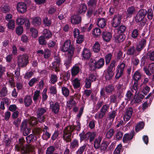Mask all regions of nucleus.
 <instances>
[{
	"label": "nucleus",
	"mask_w": 154,
	"mask_h": 154,
	"mask_svg": "<svg viewBox=\"0 0 154 154\" xmlns=\"http://www.w3.org/2000/svg\"><path fill=\"white\" fill-rule=\"evenodd\" d=\"M29 56L26 54L19 55L17 58V64L19 67H24L29 62Z\"/></svg>",
	"instance_id": "nucleus-1"
},
{
	"label": "nucleus",
	"mask_w": 154,
	"mask_h": 154,
	"mask_svg": "<svg viewBox=\"0 0 154 154\" xmlns=\"http://www.w3.org/2000/svg\"><path fill=\"white\" fill-rule=\"evenodd\" d=\"M61 51L63 52H67L66 55L70 54L73 56L74 53V48L71 45L70 40H67L65 42L61 48Z\"/></svg>",
	"instance_id": "nucleus-2"
},
{
	"label": "nucleus",
	"mask_w": 154,
	"mask_h": 154,
	"mask_svg": "<svg viewBox=\"0 0 154 154\" xmlns=\"http://www.w3.org/2000/svg\"><path fill=\"white\" fill-rule=\"evenodd\" d=\"M19 141L20 145L17 144L15 145V150L17 151H23V152L24 153H27L28 150L29 149V145H26V146H22L25 142V140L23 137L20 138L19 139Z\"/></svg>",
	"instance_id": "nucleus-3"
},
{
	"label": "nucleus",
	"mask_w": 154,
	"mask_h": 154,
	"mask_svg": "<svg viewBox=\"0 0 154 154\" xmlns=\"http://www.w3.org/2000/svg\"><path fill=\"white\" fill-rule=\"evenodd\" d=\"M16 21L17 24L19 25H21L24 24L26 29H28L29 27V20L27 18L23 17H19L16 19Z\"/></svg>",
	"instance_id": "nucleus-4"
},
{
	"label": "nucleus",
	"mask_w": 154,
	"mask_h": 154,
	"mask_svg": "<svg viewBox=\"0 0 154 154\" xmlns=\"http://www.w3.org/2000/svg\"><path fill=\"white\" fill-rule=\"evenodd\" d=\"M147 14L146 10L143 9L140 10L137 14L135 17V20L137 22L143 21Z\"/></svg>",
	"instance_id": "nucleus-5"
},
{
	"label": "nucleus",
	"mask_w": 154,
	"mask_h": 154,
	"mask_svg": "<svg viewBox=\"0 0 154 154\" xmlns=\"http://www.w3.org/2000/svg\"><path fill=\"white\" fill-rule=\"evenodd\" d=\"M125 63L122 62L117 66V71L115 76L116 79H118L122 76L125 67Z\"/></svg>",
	"instance_id": "nucleus-6"
},
{
	"label": "nucleus",
	"mask_w": 154,
	"mask_h": 154,
	"mask_svg": "<svg viewBox=\"0 0 154 154\" xmlns=\"http://www.w3.org/2000/svg\"><path fill=\"white\" fill-rule=\"evenodd\" d=\"M122 19V16L119 14L114 16L112 19V25L114 27H116L119 26L121 23Z\"/></svg>",
	"instance_id": "nucleus-7"
},
{
	"label": "nucleus",
	"mask_w": 154,
	"mask_h": 154,
	"mask_svg": "<svg viewBox=\"0 0 154 154\" xmlns=\"http://www.w3.org/2000/svg\"><path fill=\"white\" fill-rule=\"evenodd\" d=\"M17 9L19 13L21 14L24 13L26 11V5L24 2H19L17 4Z\"/></svg>",
	"instance_id": "nucleus-8"
},
{
	"label": "nucleus",
	"mask_w": 154,
	"mask_h": 154,
	"mask_svg": "<svg viewBox=\"0 0 154 154\" xmlns=\"http://www.w3.org/2000/svg\"><path fill=\"white\" fill-rule=\"evenodd\" d=\"M133 112V110L131 107L127 108L124 116L123 119L125 121H127L130 119Z\"/></svg>",
	"instance_id": "nucleus-9"
},
{
	"label": "nucleus",
	"mask_w": 154,
	"mask_h": 154,
	"mask_svg": "<svg viewBox=\"0 0 154 154\" xmlns=\"http://www.w3.org/2000/svg\"><path fill=\"white\" fill-rule=\"evenodd\" d=\"M70 21L72 24H79L81 21V17L78 15H74L71 17Z\"/></svg>",
	"instance_id": "nucleus-10"
},
{
	"label": "nucleus",
	"mask_w": 154,
	"mask_h": 154,
	"mask_svg": "<svg viewBox=\"0 0 154 154\" xmlns=\"http://www.w3.org/2000/svg\"><path fill=\"white\" fill-rule=\"evenodd\" d=\"M87 9V7L85 4H81L79 6L77 11V13L79 14H84L85 12Z\"/></svg>",
	"instance_id": "nucleus-11"
},
{
	"label": "nucleus",
	"mask_w": 154,
	"mask_h": 154,
	"mask_svg": "<svg viewBox=\"0 0 154 154\" xmlns=\"http://www.w3.org/2000/svg\"><path fill=\"white\" fill-rule=\"evenodd\" d=\"M127 17H131L132 15L135 14L136 12V11L135 8L133 6L129 7L127 10Z\"/></svg>",
	"instance_id": "nucleus-12"
},
{
	"label": "nucleus",
	"mask_w": 154,
	"mask_h": 154,
	"mask_svg": "<svg viewBox=\"0 0 154 154\" xmlns=\"http://www.w3.org/2000/svg\"><path fill=\"white\" fill-rule=\"evenodd\" d=\"M24 102L25 106L26 107L30 106L32 102L31 97L29 95L26 96L24 98Z\"/></svg>",
	"instance_id": "nucleus-13"
},
{
	"label": "nucleus",
	"mask_w": 154,
	"mask_h": 154,
	"mask_svg": "<svg viewBox=\"0 0 154 154\" xmlns=\"http://www.w3.org/2000/svg\"><path fill=\"white\" fill-rule=\"evenodd\" d=\"M50 108L52 111L55 114H57L59 111L60 106L57 103H55L54 104H51Z\"/></svg>",
	"instance_id": "nucleus-14"
},
{
	"label": "nucleus",
	"mask_w": 154,
	"mask_h": 154,
	"mask_svg": "<svg viewBox=\"0 0 154 154\" xmlns=\"http://www.w3.org/2000/svg\"><path fill=\"white\" fill-rule=\"evenodd\" d=\"M97 25L101 28H104L106 25V20L103 18H99L97 19Z\"/></svg>",
	"instance_id": "nucleus-15"
},
{
	"label": "nucleus",
	"mask_w": 154,
	"mask_h": 154,
	"mask_svg": "<svg viewBox=\"0 0 154 154\" xmlns=\"http://www.w3.org/2000/svg\"><path fill=\"white\" fill-rule=\"evenodd\" d=\"M102 38L103 40L106 42L109 41L112 38V35L110 33L107 32H103L102 34Z\"/></svg>",
	"instance_id": "nucleus-16"
},
{
	"label": "nucleus",
	"mask_w": 154,
	"mask_h": 154,
	"mask_svg": "<svg viewBox=\"0 0 154 154\" xmlns=\"http://www.w3.org/2000/svg\"><path fill=\"white\" fill-rule=\"evenodd\" d=\"M83 57L85 59H89L91 56V51L90 50L88 49H84L82 53Z\"/></svg>",
	"instance_id": "nucleus-17"
},
{
	"label": "nucleus",
	"mask_w": 154,
	"mask_h": 154,
	"mask_svg": "<svg viewBox=\"0 0 154 154\" xmlns=\"http://www.w3.org/2000/svg\"><path fill=\"white\" fill-rule=\"evenodd\" d=\"M133 135L131 134H125L123 138V142L124 143H128L133 138Z\"/></svg>",
	"instance_id": "nucleus-18"
},
{
	"label": "nucleus",
	"mask_w": 154,
	"mask_h": 154,
	"mask_svg": "<svg viewBox=\"0 0 154 154\" xmlns=\"http://www.w3.org/2000/svg\"><path fill=\"white\" fill-rule=\"evenodd\" d=\"M90 69L91 70H94L96 67V61L93 59H91L89 63Z\"/></svg>",
	"instance_id": "nucleus-19"
},
{
	"label": "nucleus",
	"mask_w": 154,
	"mask_h": 154,
	"mask_svg": "<svg viewBox=\"0 0 154 154\" xmlns=\"http://www.w3.org/2000/svg\"><path fill=\"white\" fill-rule=\"evenodd\" d=\"M80 67L79 66L75 65L71 69V74L72 76L76 75L79 72Z\"/></svg>",
	"instance_id": "nucleus-20"
},
{
	"label": "nucleus",
	"mask_w": 154,
	"mask_h": 154,
	"mask_svg": "<svg viewBox=\"0 0 154 154\" xmlns=\"http://www.w3.org/2000/svg\"><path fill=\"white\" fill-rule=\"evenodd\" d=\"M72 56L69 54L66 55L65 56L66 60L65 61L64 65L67 68L70 66L71 59Z\"/></svg>",
	"instance_id": "nucleus-21"
},
{
	"label": "nucleus",
	"mask_w": 154,
	"mask_h": 154,
	"mask_svg": "<svg viewBox=\"0 0 154 154\" xmlns=\"http://www.w3.org/2000/svg\"><path fill=\"white\" fill-rule=\"evenodd\" d=\"M141 77V75L140 72L138 70L136 71L134 74L132 78L135 81V82H137Z\"/></svg>",
	"instance_id": "nucleus-22"
},
{
	"label": "nucleus",
	"mask_w": 154,
	"mask_h": 154,
	"mask_svg": "<svg viewBox=\"0 0 154 154\" xmlns=\"http://www.w3.org/2000/svg\"><path fill=\"white\" fill-rule=\"evenodd\" d=\"M75 126H68L65 129L63 133L68 134H71L72 132L75 129Z\"/></svg>",
	"instance_id": "nucleus-23"
},
{
	"label": "nucleus",
	"mask_w": 154,
	"mask_h": 154,
	"mask_svg": "<svg viewBox=\"0 0 154 154\" xmlns=\"http://www.w3.org/2000/svg\"><path fill=\"white\" fill-rule=\"evenodd\" d=\"M72 83L74 88H77L80 87V80L77 78L74 79L72 81Z\"/></svg>",
	"instance_id": "nucleus-24"
},
{
	"label": "nucleus",
	"mask_w": 154,
	"mask_h": 154,
	"mask_svg": "<svg viewBox=\"0 0 154 154\" xmlns=\"http://www.w3.org/2000/svg\"><path fill=\"white\" fill-rule=\"evenodd\" d=\"M131 90L132 92H135V96L138 95L139 91H138L137 88V82H134L133 87L131 89Z\"/></svg>",
	"instance_id": "nucleus-25"
},
{
	"label": "nucleus",
	"mask_w": 154,
	"mask_h": 154,
	"mask_svg": "<svg viewBox=\"0 0 154 154\" xmlns=\"http://www.w3.org/2000/svg\"><path fill=\"white\" fill-rule=\"evenodd\" d=\"M144 123L143 122H140L137 123L135 127V130L137 132L139 131L140 130L143 128Z\"/></svg>",
	"instance_id": "nucleus-26"
},
{
	"label": "nucleus",
	"mask_w": 154,
	"mask_h": 154,
	"mask_svg": "<svg viewBox=\"0 0 154 154\" xmlns=\"http://www.w3.org/2000/svg\"><path fill=\"white\" fill-rule=\"evenodd\" d=\"M115 90L114 86L110 85H108L105 87V90L106 93L110 94L114 91Z\"/></svg>",
	"instance_id": "nucleus-27"
},
{
	"label": "nucleus",
	"mask_w": 154,
	"mask_h": 154,
	"mask_svg": "<svg viewBox=\"0 0 154 154\" xmlns=\"http://www.w3.org/2000/svg\"><path fill=\"white\" fill-rule=\"evenodd\" d=\"M41 19L38 17L34 18L32 20V23L35 26H38L41 24Z\"/></svg>",
	"instance_id": "nucleus-28"
},
{
	"label": "nucleus",
	"mask_w": 154,
	"mask_h": 154,
	"mask_svg": "<svg viewBox=\"0 0 154 154\" xmlns=\"http://www.w3.org/2000/svg\"><path fill=\"white\" fill-rule=\"evenodd\" d=\"M104 64V60L103 58H101L97 62H96V67L99 69L103 66Z\"/></svg>",
	"instance_id": "nucleus-29"
},
{
	"label": "nucleus",
	"mask_w": 154,
	"mask_h": 154,
	"mask_svg": "<svg viewBox=\"0 0 154 154\" xmlns=\"http://www.w3.org/2000/svg\"><path fill=\"white\" fill-rule=\"evenodd\" d=\"M28 122L30 125H33L37 124L38 121L36 118L32 116L30 117Z\"/></svg>",
	"instance_id": "nucleus-30"
},
{
	"label": "nucleus",
	"mask_w": 154,
	"mask_h": 154,
	"mask_svg": "<svg viewBox=\"0 0 154 154\" xmlns=\"http://www.w3.org/2000/svg\"><path fill=\"white\" fill-rule=\"evenodd\" d=\"M67 106L68 107H71L74 106L76 103L74 100L73 97H70L69 100L67 102Z\"/></svg>",
	"instance_id": "nucleus-31"
},
{
	"label": "nucleus",
	"mask_w": 154,
	"mask_h": 154,
	"mask_svg": "<svg viewBox=\"0 0 154 154\" xmlns=\"http://www.w3.org/2000/svg\"><path fill=\"white\" fill-rule=\"evenodd\" d=\"M57 77L56 75L54 74H51L50 77L49 82L53 84H54L57 81Z\"/></svg>",
	"instance_id": "nucleus-32"
},
{
	"label": "nucleus",
	"mask_w": 154,
	"mask_h": 154,
	"mask_svg": "<svg viewBox=\"0 0 154 154\" xmlns=\"http://www.w3.org/2000/svg\"><path fill=\"white\" fill-rule=\"evenodd\" d=\"M43 34L44 35V36L45 38H50L52 36V34L51 32L46 29H45L43 31Z\"/></svg>",
	"instance_id": "nucleus-33"
},
{
	"label": "nucleus",
	"mask_w": 154,
	"mask_h": 154,
	"mask_svg": "<svg viewBox=\"0 0 154 154\" xmlns=\"http://www.w3.org/2000/svg\"><path fill=\"white\" fill-rule=\"evenodd\" d=\"M93 51L96 53L100 51V46L98 42H97L94 43L93 46Z\"/></svg>",
	"instance_id": "nucleus-34"
},
{
	"label": "nucleus",
	"mask_w": 154,
	"mask_h": 154,
	"mask_svg": "<svg viewBox=\"0 0 154 154\" xmlns=\"http://www.w3.org/2000/svg\"><path fill=\"white\" fill-rule=\"evenodd\" d=\"M106 115L100 110L94 116V118L95 119H102Z\"/></svg>",
	"instance_id": "nucleus-35"
},
{
	"label": "nucleus",
	"mask_w": 154,
	"mask_h": 154,
	"mask_svg": "<svg viewBox=\"0 0 154 154\" xmlns=\"http://www.w3.org/2000/svg\"><path fill=\"white\" fill-rule=\"evenodd\" d=\"M147 17L149 20H151L154 16V14L153 11L151 8H149L148 9L147 11Z\"/></svg>",
	"instance_id": "nucleus-36"
},
{
	"label": "nucleus",
	"mask_w": 154,
	"mask_h": 154,
	"mask_svg": "<svg viewBox=\"0 0 154 154\" xmlns=\"http://www.w3.org/2000/svg\"><path fill=\"white\" fill-rule=\"evenodd\" d=\"M116 62L115 60H113L111 62L110 65L108 67L107 70L111 72H113V71L115 69V66H116Z\"/></svg>",
	"instance_id": "nucleus-37"
},
{
	"label": "nucleus",
	"mask_w": 154,
	"mask_h": 154,
	"mask_svg": "<svg viewBox=\"0 0 154 154\" xmlns=\"http://www.w3.org/2000/svg\"><path fill=\"white\" fill-rule=\"evenodd\" d=\"M40 92L39 90H36L34 92L33 97L34 101H36L38 100L39 97H40Z\"/></svg>",
	"instance_id": "nucleus-38"
},
{
	"label": "nucleus",
	"mask_w": 154,
	"mask_h": 154,
	"mask_svg": "<svg viewBox=\"0 0 154 154\" xmlns=\"http://www.w3.org/2000/svg\"><path fill=\"white\" fill-rule=\"evenodd\" d=\"M114 75L113 72H111L110 71L107 70L105 77L106 80H109L111 79Z\"/></svg>",
	"instance_id": "nucleus-39"
},
{
	"label": "nucleus",
	"mask_w": 154,
	"mask_h": 154,
	"mask_svg": "<svg viewBox=\"0 0 154 154\" xmlns=\"http://www.w3.org/2000/svg\"><path fill=\"white\" fill-rule=\"evenodd\" d=\"M125 39V37L123 35H117L115 38L116 42H122Z\"/></svg>",
	"instance_id": "nucleus-40"
},
{
	"label": "nucleus",
	"mask_w": 154,
	"mask_h": 154,
	"mask_svg": "<svg viewBox=\"0 0 154 154\" xmlns=\"http://www.w3.org/2000/svg\"><path fill=\"white\" fill-rule=\"evenodd\" d=\"M46 110L43 108H40L38 109L37 116H42L46 112Z\"/></svg>",
	"instance_id": "nucleus-41"
},
{
	"label": "nucleus",
	"mask_w": 154,
	"mask_h": 154,
	"mask_svg": "<svg viewBox=\"0 0 154 154\" xmlns=\"http://www.w3.org/2000/svg\"><path fill=\"white\" fill-rule=\"evenodd\" d=\"M71 134H66L63 133V140L66 142H69L71 140Z\"/></svg>",
	"instance_id": "nucleus-42"
},
{
	"label": "nucleus",
	"mask_w": 154,
	"mask_h": 154,
	"mask_svg": "<svg viewBox=\"0 0 154 154\" xmlns=\"http://www.w3.org/2000/svg\"><path fill=\"white\" fill-rule=\"evenodd\" d=\"M101 33L100 29L98 28H96L93 31V34L94 35V36L96 37L100 35Z\"/></svg>",
	"instance_id": "nucleus-43"
},
{
	"label": "nucleus",
	"mask_w": 154,
	"mask_h": 154,
	"mask_svg": "<svg viewBox=\"0 0 154 154\" xmlns=\"http://www.w3.org/2000/svg\"><path fill=\"white\" fill-rule=\"evenodd\" d=\"M62 92L63 94L65 97L68 96L69 94V90L66 87H63L62 88Z\"/></svg>",
	"instance_id": "nucleus-44"
},
{
	"label": "nucleus",
	"mask_w": 154,
	"mask_h": 154,
	"mask_svg": "<svg viewBox=\"0 0 154 154\" xmlns=\"http://www.w3.org/2000/svg\"><path fill=\"white\" fill-rule=\"evenodd\" d=\"M109 108V105L105 104L100 109V110L106 115L108 112Z\"/></svg>",
	"instance_id": "nucleus-45"
},
{
	"label": "nucleus",
	"mask_w": 154,
	"mask_h": 154,
	"mask_svg": "<svg viewBox=\"0 0 154 154\" xmlns=\"http://www.w3.org/2000/svg\"><path fill=\"white\" fill-rule=\"evenodd\" d=\"M23 28L21 26H17L16 29V32L18 35H20L23 33Z\"/></svg>",
	"instance_id": "nucleus-46"
},
{
	"label": "nucleus",
	"mask_w": 154,
	"mask_h": 154,
	"mask_svg": "<svg viewBox=\"0 0 154 154\" xmlns=\"http://www.w3.org/2000/svg\"><path fill=\"white\" fill-rule=\"evenodd\" d=\"M55 150V148L54 146H50L47 148L46 154H53Z\"/></svg>",
	"instance_id": "nucleus-47"
},
{
	"label": "nucleus",
	"mask_w": 154,
	"mask_h": 154,
	"mask_svg": "<svg viewBox=\"0 0 154 154\" xmlns=\"http://www.w3.org/2000/svg\"><path fill=\"white\" fill-rule=\"evenodd\" d=\"M8 90L7 88L4 87L2 88L0 91V97H2L6 95L7 94Z\"/></svg>",
	"instance_id": "nucleus-48"
},
{
	"label": "nucleus",
	"mask_w": 154,
	"mask_h": 154,
	"mask_svg": "<svg viewBox=\"0 0 154 154\" xmlns=\"http://www.w3.org/2000/svg\"><path fill=\"white\" fill-rule=\"evenodd\" d=\"M101 139L99 138L96 139L94 143V147L96 149H97L100 147V144L101 142Z\"/></svg>",
	"instance_id": "nucleus-49"
},
{
	"label": "nucleus",
	"mask_w": 154,
	"mask_h": 154,
	"mask_svg": "<svg viewBox=\"0 0 154 154\" xmlns=\"http://www.w3.org/2000/svg\"><path fill=\"white\" fill-rule=\"evenodd\" d=\"M60 64V62H58L54 61L52 63L53 66L55 69V71L57 72L59 71V66Z\"/></svg>",
	"instance_id": "nucleus-50"
},
{
	"label": "nucleus",
	"mask_w": 154,
	"mask_h": 154,
	"mask_svg": "<svg viewBox=\"0 0 154 154\" xmlns=\"http://www.w3.org/2000/svg\"><path fill=\"white\" fill-rule=\"evenodd\" d=\"M88 140H89L90 142H91L94 139L95 135L94 132H88Z\"/></svg>",
	"instance_id": "nucleus-51"
},
{
	"label": "nucleus",
	"mask_w": 154,
	"mask_h": 154,
	"mask_svg": "<svg viewBox=\"0 0 154 154\" xmlns=\"http://www.w3.org/2000/svg\"><path fill=\"white\" fill-rule=\"evenodd\" d=\"M35 137V135L32 134H30L29 136L26 137V142L29 143L32 141H33V139Z\"/></svg>",
	"instance_id": "nucleus-52"
},
{
	"label": "nucleus",
	"mask_w": 154,
	"mask_h": 154,
	"mask_svg": "<svg viewBox=\"0 0 154 154\" xmlns=\"http://www.w3.org/2000/svg\"><path fill=\"white\" fill-rule=\"evenodd\" d=\"M38 78H33L30 79L29 82V85L30 86H33V85L35 83L38 82Z\"/></svg>",
	"instance_id": "nucleus-53"
},
{
	"label": "nucleus",
	"mask_w": 154,
	"mask_h": 154,
	"mask_svg": "<svg viewBox=\"0 0 154 154\" xmlns=\"http://www.w3.org/2000/svg\"><path fill=\"white\" fill-rule=\"evenodd\" d=\"M80 140L81 141L83 140H88V132L85 134L83 133H81L79 134Z\"/></svg>",
	"instance_id": "nucleus-54"
},
{
	"label": "nucleus",
	"mask_w": 154,
	"mask_h": 154,
	"mask_svg": "<svg viewBox=\"0 0 154 154\" xmlns=\"http://www.w3.org/2000/svg\"><path fill=\"white\" fill-rule=\"evenodd\" d=\"M79 146L78 141L76 140H73L71 143L70 146L72 148L77 147Z\"/></svg>",
	"instance_id": "nucleus-55"
},
{
	"label": "nucleus",
	"mask_w": 154,
	"mask_h": 154,
	"mask_svg": "<svg viewBox=\"0 0 154 154\" xmlns=\"http://www.w3.org/2000/svg\"><path fill=\"white\" fill-rule=\"evenodd\" d=\"M114 133L113 129H110L107 132L106 135V137L107 138H109L112 137Z\"/></svg>",
	"instance_id": "nucleus-56"
},
{
	"label": "nucleus",
	"mask_w": 154,
	"mask_h": 154,
	"mask_svg": "<svg viewBox=\"0 0 154 154\" xmlns=\"http://www.w3.org/2000/svg\"><path fill=\"white\" fill-rule=\"evenodd\" d=\"M8 27L10 29H14V21L13 20H11L9 21L8 24Z\"/></svg>",
	"instance_id": "nucleus-57"
},
{
	"label": "nucleus",
	"mask_w": 154,
	"mask_h": 154,
	"mask_svg": "<svg viewBox=\"0 0 154 154\" xmlns=\"http://www.w3.org/2000/svg\"><path fill=\"white\" fill-rule=\"evenodd\" d=\"M122 146L121 144L118 145L114 152V154H120Z\"/></svg>",
	"instance_id": "nucleus-58"
},
{
	"label": "nucleus",
	"mask_w": 154,
	"mask_h": 154,
	"mask_svg": "<svg viewBox=\"0 0 154 154\" xmlns=\"http://www.w3.org/2000/svg\"><path fill=\"white\" fill-rule=\"evenodd\" d=\"M45 37L43 36H41L38 38V42L40 44L44 45L46 44V41L45 39Z\"/></svg>",
	"instance_id": "nucleus-59"
},
{
	"label": "nucleus",
	"mask_w": 154,
	"mask_h": 154,
	"mask_svg": "<svg viewBox=\"0 0 154 154\" xmlns=\"http://www.w3.org/2000/svg\"><path fill=\"white\" fill-rule=\"evenodd\" d=\"M30 31L32 32V35L35 38L38 35V32L37 30L33 28H31Z\"/></svg>",
	"instance_id": "nucleus-60"
},
{
	"label": "nucleus",
	"mask_w": 154,
	"mask_h": 154,
	"mask_svg": "<svg viewBox=\"0 0 154 154\" xmlns=\"http://www.w3.org/2000/svg\"><path fill=\"white\" fill-rule=\"evenodd\" d=\"M112 55L110 53L108 54L105 57V59L106 64H108L111 60Z\"/></svg>",
	"instance_id": "nucleus-61"
},
{
	"label": "nucleus",
	"mask_w": 154,
	"mask_h": 154,
	"mask_svg": "<svg viewBox=\"0 0 154 154\" xmlns=\"http://www.w3.org/2000/svg\"><path fill=\"white\" fill-rule=\"evenodd\" d=\"M147 57L150 60L154 61V51L152 52H149L148 53Z\"/></svg>",
	"instance_id": "nucleus-62"
},
{
	"label": "nucleus",
	"mask_w": 154,
	"mask_h": 154,
	"mask_svg": "<svg viewBox=\"0 0 154 154\" xmlns=\"http://www.w3.org/2000/svg\"><path fill=\"white\" fill-rule=\"evenodd\" d=\"M86 147V145H84L83 146L80 147L76 152V154H82L85 149Z\"/></svg>",
	"instance_id": "nucleus-63"
},
{
	"label": "nucleus",
	"mask_w": 154,
	"mask_h": 154,
	"mask_svg": "<svg viewBox=\"0 0 154 154\" xmlns=\"http://www.w3.org/2000/svg\"><path fill=\"white\" fill-rule=\"evenodd\" d=\"M33 74L34 73L32 71L27 72L24 75V78L26 79H29L33 76Z\"/></svg>",
	"instance_id": "nucleus-64"
}]
</instances>
